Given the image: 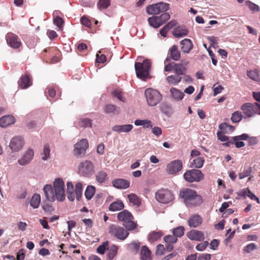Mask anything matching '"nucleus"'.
<instances>
[{"label": "nucleus", "mask_w": 260, "mask_h": 260, "mask_svg": "<svg viewBox=\"0 0 260 260\" xmlns=\"http://www.w3.org/2000/svg\"><path fill=\"white\" fill-rule=\"evenodd\" d=\"M64 183L61 178H58L53 183V188L51 185L44 186L43 190L46 200L52 202L55 198L59 201H63L65 199Z\"/></svg>", "instance_id": "f257e3e1"}, {"label": "nucleus", "mask_w": 260, "mask_h": 260, "mask_svg": "<svg viewBox=\"0 0 260 260\" xmlns=\"http://www.w3.org/2000/svg\"><path fill=\"white\" fill-rule=\"evenodd\" d=\"M179 196L183 200L186 206L192 208L200 205L202 202V198L197 192L189 188L183 189L180 191Z\"/></svg>", "instance_id": "f03ea898"}, {"label": "nucleus", "mask_w": 260, "mask_h": 260, "mask_svg": "<svg viewBox=\"0 0 260 260\" xmlns=\"http://www.w3.org/2000/svg\"><path fill=\"white\" fill-rule=\"evenodd\" d=\"M151 65V63L149 59H145L143 62H135V69L137 76L144 80L147 78L149 75Z\"/></svg>", "instance_id": "7ed1b4c3"}, {"label": "nucleus", "mask_w": 260, "mask_h": 260, "mask_svg": "<svg viewBox=\"0 0 260 260\" xmlns=\"http://www.w3.org/2000/svg\"><path fill=\"white\" fill-rule=\"evenodd\" d=\"M117 218L119 221L123 222V225L128 231L133 230L137 226V224L133 221V216L127 210H123L117 215Z\"/></svg>", "instance_id": "20e7f679"}, {"label": "nucleus", "mask_w": 260, "mask_h": 260, "mask_svg": "<svg viewBox=\"0 0 260 260\" xmlns=\"http://www.w3.org/2000/svg\"><path fill=\"white\" fill-rule=\"evenodd\" d=\"M144 94L147 103L150 106H156L162 99L161 94L157 90L153 88L146 89Z\"/></svg>", "instance_id": "39448f33"}, {"label": "nucleus", "mask_w": 260, "mask_h": 260, "mask_svg": "<svg viewBox=\"0 0 260 260\" xmlns=\"http://www.w3.org/2000/svg\"><path fill=\"white\" fill-rule=\"evenodd\" d=\"M156 200L162 204H168L174 199V194L167 189H161L155 193Z\"/></svg>", "instance_id": "423d86ee"}, {"label": "nucleus", "mask_w": 260, "mask_h": 260, "mask_svg": "<svg viewBox=\"0 0 260 260\" xmlns=\"http://www.w3.org/2000/svg\"><path fill=\"white\" fill-rule=\"evenodd\" d=\"M169 9V4L159 3L154 5H149L146 8V12L149 15H157L164 13Z\"/></svg>", "instance_id": "0eeeda50"}, {"label": "nucleus", "mask_w": 260, "mask_h": 260, "mask_svg": "<svg viewBox=\"0 0 260 260\" xmlns=\"http://www.w3.org/2000/svg\"><path fill=\"white\" fill-rule=\"evenodd\" d=\"M109 233L121 240L125 239L129 235V233L123 227L116 224H112L109 227Z\"/></svg>", "instance_id": "6e6552de"}, {"label": "nucleus", "mask_w": 260, "mask_h": 260, "mask_svg": "<svg viewBox=\"0 0 260 260\" xmlns=\"http://www.w3.org/2000/svg\"><path fill=\"white\" fill-rule=\"evenodd\" d=\"M94 172V166L89 160H85L80 163L78 166V172L80 175L89 177Z\"/></svg>", "instance_id": "1a4fd4ad"}, {"label": "nucleus", "mask_w": 260, "mask_h": 260, "mask_svg": "<svg viewBox=\"0 0 260 260\" xmlns=\"http://www.w3.org/2000/svg\"><path fill=\"white\" fill-rule=\"evenodd\" d=\"M204 175L201 170L192 169L187 171L184 174V178L188 182H199L204 179Z\"/></svg>", "instance_id": "9d476101"}, {"label": "nucleus", "mask_w": 260, "mask_h": 260, "mask_svg": "<svg viewBox=\"0 0 260 260\" xmlns=\"http://www.w3.org/2000/svg\"><path fill=\"white\" fill-rule=\"evenodd\" d=\"M181 57V52L178 49L177 45H173L171 48H170L168 57L165 59L164 63L169 62L172 59L174 61H178L180 60Z\"/></svg>", "instance_id": "9b49d317"}, {"label": "nucleus", "mask_w": 260, "mask_h": 260, "mask_svg": "<svg viewBox=\"0 0 260 260\" xmlns=\"http://www.w3.org/2000/svg\"><path fill=\"white\" fill-rule=\"evenodd\" d=\"M88 148V143L86 139H83L77 143L74 146V153L75 155L78 156L84 154Z\"/></svg>", "instance_id": "f8f14e48"}, {"label": "nucleus", "mask_w": 260, "mask_h": 260, "mask_svg": "<svg viewBox=\"0 0 260 260\" xmlns=\"http://www.w3.org/2000/svg\"><path fill=\"white\" fill-rule=\"evenodd\" d=\"M6 39L8 44L13 48L17 49L21 46V43L19 37L13 33H8Z\"/></svg>", "instance_id": "ddd939ff"}, {"label": "nucleus", "mask_w": 260, "mask_h": 260, "mask_svg": "<svg viewBox=\"0 0 260 260\" xmlns=\"http://www.w3.org/2000/svg\"><path fill=\"white\" fill-rule=\"evenodd\" d=\"M241 110H242L243 114L246 117H253L256 114V110H255V106L254 104L246 103L242 105Z\"/></svg>", "instance_id": "4468645a"}, {"label": "nucleus", "mask_w": 260, "mask_h": 260, "mask_svg": "<svg viewBox=\"0 0 260 260\" xmlns=\"http://www.w3.org/2000/svg\"><path fill=\"white\" fill-rule=\"evenodd\" d=\"M23 139L20 136H17L13 138L10 143V147L13 151H19L20 150L24 145Z\"/></svg>", "instance_id": "2eb2a0df"}, {"label": "nucleus", "mask_w": 260, "mask_h": 260, "mask_svg": "<svg viewBox=\"0 0 260 260\" xmlns=\"http://www.w3.org/2000/svg\"><path fill=\"white\" fill-rule=\"evenodd\" d=\"M182 167V161L179 160H175L168 164L167 172L170 174H174L180 171Z\"/></svg>", "instance_id": "dca6fc26"}, {"label": "nucleus", "mask_w": 260, "mask_h": 260, "mask_svg": "<svg viewBox=\"0 0 260 260\" xmlns=\"http://www.w3.org/2000/svg\"><path fill=\"white\" fill-rule=\"evenodd\" d=\"M188 239L197 241H203L205 239L204 233L200 231L191 230L186 234Z\"/></svg>", "instance_id": "f3484780"}, {"label": "nucleus", "mask_w": 260, "mask_h": 260, "mask_svg": "<svg viewBox=\"0 0 260 260\" xmlns=\"http://www.w3.org/2000/svg\"><path fill=\"white\" fill-rule=\"evenodd\" d=\"M114 187L118 189H126L129 187V181L124 179H115L112 181Z\"/></svg>", "instance_id": "a211bd4d"}, {"label": "nucleus", "mask_w": 260, "mask_h": 260, "mask_svg": "<svg viewBox=\"0 0 260 260\" xmlns=\"http://www.w3.org/2000/svg\"><path fill=\"white\" fill-rule=\"evenodd\" d=\"M202 218L198 214H194L188 220V225L191 228H197L202 223Z\"/></svg>", "instance_id": "6ab92c4d"}, {"label": "nucleus", "mask_w": 260, "mask_h": 260, "mask_svg": "<svg viewBox=\"0 0 260 260\" xmlns=\"http://www.w3.org/2000/svg\"><path fill=\"white\" fill-rule=\"evenodd\" d=\"M181 49L183 53H188L193 48L191 41L188 39H184L180 42Z\"/></svg>", "instance_id": "aec40b11"}, {"label": "nucleus", "mask_w": 260, "mask_h": 260, "mask_svg": "<svg viewBox=\"0 0 260 260\" xmlns=\"http://www.w3.org/2000/svg\"><path fill=\"white\" fill-rule=\"evenodd\" d=\"M34 154L33 150L32 149H28L23 157L18 160V163L22 166L28 164L32 159Z\"/></svg>", "instance_id": "412c9836"}, {"label": "nucleus", "mask_w": 260, "mask_h": 260, "mask_svg": "<svg viewBox=\"0 0 260 260\" xmlns=\"http://www.w3.org/2000/svg\"><path fill=\"white\" fill-rule=\"evenodd\" d=\"M187 63V62L175 63V64H174L175 66L174 73L179 76L185 75Z\"/></svg>", "instance_id": "4be33fe9"}, {"label": "nucleus", "mask_w": 260, "mask_h": 260, "mask_svg": "<svg viewBox=\"0 0 260 260\" xmlns=\"http://www.w3.org/2000/svg\"><path fill=\"white\" fill-rule=\"evenodd\" d=\"M133 128V125L130 124L124 125H116L112 127V130L119 133L122 132L128 133L131 131Z\"/></svg>", "instance_id": "5701e85b"}, {"label": "nucleus", "mask_w": 260, "mask_h": 260, "mask_svg": "<svg viewBox=\"0 0 260 260\" xmlns=\"http://www.w3.org/2000/svg\"><path fill=\"white\" fill-rule=\"evenodd\" d=\"M18 85L22 89L27 88L31 85V82L29 76L27 74L22 75L18 81Z\"/></svg>", "instance_id": "b1692460"}, {"label": "nucleus", "mask_w": 260, "mask_h": 260, "mask_svg": "<svg viewBox=\"0 0 260 260\" xmlns=\"http://www.w3.org/2000/svg\"><path fill=\"white\" fill-rule=\"evenodd\" d=\"M15 122V118L12 115H8L2 117L0 119V126L6 127Z\"/></svg>", "instance_id": "393cba45"}, {"label": "nucleus", "mask_w": 260, "mask_h": 260, "mask_svg": "<svg viewBox=\"0 0 260 260\" xmlns=\"http://www.w3.org/2000/svg\"><path fill=\"white\" fill-rule=\"evenodd\" d=\"M151 251L146 246H143L140 250L141 260H152Z\"/></svg>", "instance_id": "a878e982"}, {"label": "nucleus", "mask_w": 260, "mask_h": 260, "mask_svg": "<svg viewBox=\"0 0 260 260\" xmlns=\"http://www.w3.org/2000/svg\"><path fill=\"white\" fill-rule=\"evenodd\" d=\"M188 31L185 27L178 26L173 31V35L175 37L180 38L187 35Z\"/></svg>", "instance_id": "bb28decb"}, {"label": "nucleus", "mask_w": 260, "mask_h": 260, "mask_svg": "<svg viewBox=\"0 0 260 260\" xmlns=\"http://www.w3.org/2000/svg\"><path fill=\"white\" fill-rule=\"evenodd\" d=\"M205 162V159L203 157H199L190 160V166L191 168H201Z\"/></svg>", "instance_id": "cd10ccee"}, {"label": "nucleus", "mask_w": 260, "mask_h": 260, "mask_svg": "<svg viewBox=\"0 0 260 260\" xmlns=\"http://www.w3.org/2000/svg\"><path fill=\"white\" fill-rule=\"evenodd\" d=\"M127 198L128 199L129 203L132 204L133 206H136L137 207L140 206L141 204V200L136 194L131 193L128 194Z\"/></svg>", "instance_id": "c85d7f7f"}, {"label": "nucleus", "mask_w": 260, "mask_h": 260, "mask_svg": "<svg viewBox=\"0 0 260 260\" xmlns=\"http://www.w3.org/2000/svg\"><path fill=\"white\" fill-rule=\"evenodd\" d=\"M177 22L176 20H172L165 25L159 31L160 34L163 37H166L167 32L173 27L176 26Z\"/></svg>", "instance_id": "c756f323"}, {"label": "nucleus", "mask_w": 260, "mask_h": 260, "mask_svg": "<svg viewBox=\"0 0 260 260\" xmlns=\"http://www.w3.org/2000/svg\"><path fill=\"white\" fill-rule=\"evenodd\" d=\"M77 126L79 128L91 127L92 120L89 118H82L77 122Z\"/></svg>", "instance_id": "7c9ffc66"}, {"label": "nucleus", "mask_w": 260, "mask_h": 260, "mask_svg": "<svg viewBox=\"0 0 260 260\" xmlns=\"http://www.w3.org/2000/svg\"><path fill=\"white\" fill-rule=\"evenodd\" d=\"M181 77L176 75H172L167 77V81L170 85H176L178 84L181 80Z\"/></svg>", "instance_id": "2f4dec72"}, {"label": "nucleus", "mask_w": 260, "mask_h": 260, "mask_svg": "<svg viewBox=\"0 0 260 260\" xmlns=\"http://www.w3.org/2000/svg\"><path fill=\"white\" fill-rule=\"evenodd\" d=\"M124 207L123 203L121 201H118L112 203L109 206V209L111 211H116L123 209Z\"/></svg>", "instance_id": "473e14b6"}, {"label": "nucleus", "mask_w": 260, "mask_h": 260, "mask_svg": "<svg viewBox=\"0 0 260 260\" xmlns=\"http://www.w3.org/2000/svg\"><path fill=\"white\" fill-rule=\"evenodd\" d=\"M95 178L99 183H102L108 180V174L106 172L101 170L96 173Z\"/></svg>", "instance_id": "72a5a7b5"}, {"label": "nucleus", "mask_w": 260, "mask_h": 260, "mask_svg": "<svg viewBox=\"0 0 260 260\" xmlns=\"http://www.w3.org/2000/svg\"><path fill=\"white\" fill-rule=\"evenodd\" d=\"M170 92L172 95V96L177 101L181 100L184 96V93L180 91L179 90L175 88H172L170 89Z\"/></svg>", "instance_id": "f704fd0d"}, {"label": "nucleus", "mask_w": 260, "mask_h": 260, "mask_svg": "<svg viewBox=\"0 0 260 260\" xmlns=\"http://www.w3.org/2000/svg\"><path fill=\"white\" fill-rule=\"evenodd\" d=\"M135 124L137 126L143 125V127L145 128L152 127L151 121L148 119H137L135 121Z\"/></svg>", "instance_id": "c9c22d12"}, {"label": "nucleus", "mask_w": 260, "mask_h": 260, "mask_svg": "<svg viewBox=\"0 0 260 260\" xmlns=\"http://www.w3.org/2000/svg\"><path fill=\"white\" fill-rule=\"evenodd\" d=\"M41 201V197L39 194H35L32 197L30 200V204L34 208H38L39 206Z\"/></svg>", "instance_id": "e433bc0d"}, {"label": "nucleus", "mask_w": 260, "mask_h": 260, "mask_svg": "<svg viewBox=\"0 0 260 260\" xmlns=\"http://www.w3.org/2000/svg\"><path fill=\"white\" fill-rule=\"evenodd\" d=\"M148 21L150 25L154 28H158L161 25L160 21H159V18H157V16H153L149 18Z\"/></svg>", "instance_id": "4c0bfd02"}, {"label": "nucleus", "mask_w": 260, "mask_h": 260, "mask_svg": "<svg viewBox=\"0 0 260 260\" xmlns=\"http://www.w3.org/2000/svg\"><path fill=\"white\" fill-rule=\"evenodd\" d=\"M162 236V233L160 232H152L149 235L148 240L150 242H153L158 240Z\"/></svg>", "instance_id": "58836bf2"}, {"label": "nucleus", "mask_w": 260, "mask_h": 260, "mask_svg": "<svg viewBox=\"0 0 260 260\" xmlns=\"http://www.w3.org/2000/svg\"><path fill=\"white\" fill-rule=\"evenodd\" d=\"M118 108L112 104L106 105L104 107V112L107 114L112 113L114 114L116 111L118 112Z\"/></svg>", "instance_id": "ea45409f"}, {"label": "nucleus", "mask_w": 260, "mask_h": 260, "mask_svg": "<svg viewBox=\"0 0 260 260\" xmlns=\"http://www.w3.org/2000/svg\"><path fill=\"white\" fill-rule=\"evenodd\" d=\"M95 193V188L93 186H88L85 190L84 194L86 198L89 200L93 196Z\"/></svg>", "instance_id": "a19ab883"}, {"label": "nucleus", "mask_w": 260, "mask_h": 260, "mask_svg": "<svg viewBox=\"0 0 260 260\" xmlns=\"http://www.w3.org/2000/svg\"><path fill=\"white\" fill-rule=\"evenodd\" d=\"M112 94L113 96L117 98L119 100L122 101V102H125V99L123 96V93L121 89H114L112 91Z\"/></svg>", "instance_id": "79ce46f5"}, {"label": "nucleus", "mask_w": 260, "mask_h": 260, "mask_svg": "<svg viewBox=\"0 0 260 260\" xmlns=\"http://www.w3.org/2000/svg\"><path fill=\"white\" fill-rule=\"evenodd\" d=\"M118 250V247L113 245L111 246L110 249L108 254V258L109 260H112L116 255Z\"/></svg>", "instance_id": "37998d69"}, {"label": "nucleus", "mask_w": 260, "mask_h": 260, "mask_svg": "<svg viewBox=\"0 0 260 260\" xmlns=\"http://www.w3.org/2000/svg\"><path fill=\"white\" fill-rule=\"evenodd\" d=\"M75 192L77 200L79 201L82 192V184L80 182H78L76 184Z\"/></svg>", "instance_id": "c03bdc74"}, {"label": "nucleus", "mask_w": 260, "mask_h": 260, "mask_svg": "<svg viewBox=\"0 0 260 260\" xmlns=\"http://www.w3.org/2000/svg\"><path fill=\"white\" fill-rule=\"evenodd\" d=\"M243 117V115L241 112L237 111L232 114L231 120L234 123L239 122Z\"/></svg>", "instance_id": "a18cd8bd"}, {"label": "nucleus", "mask_w": 260, "mask_h": 260, "mask_svg": "<svg viewBox=\"0 0 260 260\" xmlns=\"http://www.w3.org/2000/svg\"><path fill=\"white\" fill-rule=\"evenodd\" d=\"M184 228L183 226H179L175 228L172 231V233L177 238L182 237L184 234Z\"/></svg>", "instance_id": "49530a36"}, {"label": "nucleus", "mask_w": 260, "mask_h": 260, "mask_svg": "<svg viewBox=\"0 0 260 260\" xmlns=\"http://www.w3.org/2000/svg\"><path fill=\"white\" fill-rule=\"evenodd\" d=\"M219 128L222 133H227L228 131L233 132L234 129L233 126L228 125L226 123L220 124L219 126Z\"/></svg>", "instance_id": "de8ad7c7"}, {"label": "nucleus", "mask_w": 260, "mask_h": 260, "mask_svg": "<svg viewBox=\"0 0 260 260\" xmlns=\"http://www.w3.org/2000/svg\"><path fill=\"white\" fill-rule=\"evenodd\" d=\"M110 5V0H99L98 7L100 10L107 9Z\"/></svg>", "instance_id": "09e8293b"}, {"label": "nucleus", "mask_w": 260, "mask_h": 260, "mask_svg": "<svg viewBox=\"0 0 260 260\" xmlns=\"http://www.w3.org/2000/svg\"><path fill=\"white\" fill-rule=\"evenodd\" d=\"M252 172L251 167L245 168L243 171L239 174V178L242 179L245 177L249 176Z\"/></svg>", "instance_id": "8fccbe9b"}, {"label": "nucleus", "mask_w": 260, "mask_h": 260, "mask_svg": "<svg viewBox=\"0 0 260 260\" xmlns=\"http://www.w3.org/2000/svg\"><path fill=\"white\" fill-rule=\"evenodd\" d=\"M256 245L253 243L248 244L243 248V251L246 253H249L256 249Z\"/></svg>", "instance_id": "3c124183"}, {"label": "nucleus", "mask_w": 260, "mask_h": 260, "mask_svg": "<svg viewBox=\"0 0 260 260\" xmlns=\"http://www.w3.org/2000/svg\"><path fill=\"white\" fill-rule=\"evenodd\" d=\"M53 22L59 28V30L62 29L64 21L61 17L59 16L56 17L53 20Z\"/></svg>", "instance_id": "603ef678"}, {"label": "nucleus", "mask_w": 260, "mask_h": 260, "mask_svg": "<svg viewBox=\"0 0 260 260\" xmlns=\"http://www.w3.org/2000/svg\"><path fill=\"white\" fill-rule=\"evenodd\" d=\"M109 243L108 241H106L103 243L102 245L99 246L97 248V252L103 254L105 253L106 249L108 248Z\"/></svg>", "instance_id": "864d4df0"}, {"label": "nucleus", "mask_w": 260, "mask_h": 260, "mask_svg": "<svg viewBox=\"0 0 260 260\" xmlns=\"http://www.w3.org/2000/svg\"><path fill=\"white\" fill-rule=\"evenodd\" d=\"M50 150L49 148V146L48 145H45L44 147L43 153L42 154V159L45 160L48 159V158L49 157Z\"/></svg>", "instance_id": "5fc2aeb1"}, {"label": "nucleus", "mask_w": 260, "mask_h": 260, "mask_svg": "<svg viewBox=\"0 0 260 260\" xmlns=\"http://www.w3.org/2000/svg\"><path fill=\"white\" fill-rule=\"evenodd\" d=\"M157 18H159V21L161 25H162L165 22H166L167 20H168L170 18V15L169 13L164 12L162 13L161 15L159 16H157Z\"/></svg>", "instance_id": "6e6d98bb"}, {"label": "nucleus", "mask_w": 260, "mask_h": 260, "mask_svg": "<svg viewBox=\"0 0 260 260\" xmlns=\"http://www.w3.org/2000/svg\"><path fill=\"white\" fill-rule=\"evenodd\" d=\"M164 239L166 243H175L177 241V238L174 234L167 235L164 237Z\"/></svg>", "instance_id": "4d7b16f0"}, {"label": "nucleus", "mask_w": 260, "mask_h": 260, "mask_svg": "<svg viewBox=\"0 0 260 260\" xmlns=\"http://www.w3.org/2000/svg\"><path fill=\"white\" fill-rule=\"evenodd\" d=\"M208 245L209 243L208 241H204L203 243L198 244L196 246V248L197 250L202 251L205 250Z\"/></svg>", "instance_id": "13d9d810"}, {"label": "nucleus", "mask_w": 260, "mask_h": 260, "mask_svg": "<svg viewBox=\"0 0 260 260\" xmlns=\"http://www.w3.org/2000/svg\"><path fill=\"white\" fill-rule=\"evenodd\" d=\"M249 138V136L247 134H243L239 136L232 137L234 141L246 140Z\"/></svg>", "instance_id": "bf43d9fd"}, {"label": "nucleus", "mask_w": 260, "mask_h": 260, "mask_svg": "<svg viewBox=\"0 0 260 260\" xmlns=\"http://www.w3.org/2000/svg\"><path fill=\"white\" fill-rule=\"evenodd\" d=\"M218 139L222 142L228 141L229 139L227 136H225L222 132H218L217 133Z\"/></svg>", "instance_id": "052dcab7"}, {"label": "nucleus", "mask_w": 260, "mask_h": 260, "mask_svg": "<svg viewBox=\"0 0 260 260\" xmlns=\"http://www.w3.org/2000/svg\"><path fill=\"white\" fill-rule=\"evenodd\" d=\"M243 196H247L250 199L253 200L255 198V196L254 193H253L249 188H247L246 190H244L242 191Z\"/></svg>", "instance_id": "680f3d73"}, {"label": "nucleus", "mask_w": 260, "mask_h": 260, "mask_svg": "<svg viewBox=\"0 0 260 260\" xmlns=\"http://www.w3.org/2000/svg\"><path fill=\"white\" fill-rule=\"evenodd\" d=\"M165 248L162 244H158L156 247V254L161 255L164 253Z\"/></svg>", "instance_id": "e2e57ef3"}, {"label": "nucleus", "mask_w": 260, "mask_h": 260, "mask_svg": "<svg viewBox=\"0 0 260 260\" xmlns=\"http://www.w3.org/2000/svg\"><path fill=\"white\" fill-rule=\"evenodd\" d=\"M168 64H166L165 67L164 71L166 72H170L173 70L174 71L175 66L174 64H175V62H167Z\"/></svg>", "instance_id": "0e129e2a"}, {"label": "nucleus", "mask_w": 260, "mask_h": 260, "mask_svg": "<svg viewBox=\"0 0 260 260\" xmlns=\"http://www.w3.org/2000/svg\"><path fill=\"white\" fill-rule=\"evenodd\" d=\"M219 244V241L217 239H213L210 242V248L213 250H215L218 247Z\"/></svg>", "instance_id": "69168bd1"}, {"label": "nucleus", "mask_w": 260, "mask_h": 260, "mask_svg": "<svg viewBox=\"0 0 260 260\" xmlns=\"http://www.w3.org/2000/svg\"><path fill=\"white\" fill-rule=\"evenodd\" d=\"M152 132L154 135L159 137L162 134V130L159 127L155 126L152 127Z\"/></svg>", "instance_id": "338daca9"}, {"label": "nucleus", "mask_w": 260, "mask_h": 260, "mask_svg": "<svg viewBox=\"0 0 260 260\" xmlns=\"http://www.w3.org/2000/svg\"><path fill=\"white\" fill-rule=\"evenodd\" d=\"M211 256V254L208 253L202 254L198 256V260H210Z\"/></svg>", "instance_id": "774afa93"}]
</instances>
